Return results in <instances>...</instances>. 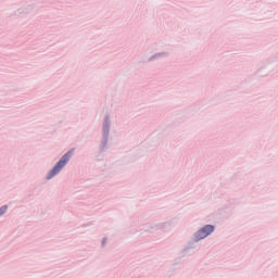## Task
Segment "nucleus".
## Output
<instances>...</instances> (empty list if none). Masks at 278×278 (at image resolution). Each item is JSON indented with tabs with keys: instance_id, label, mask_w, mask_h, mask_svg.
Wrapping results in <instances>:
<instances>
[{
	"instance_id": "f257e3e1",
	"label": "nucleus",
	"mask_w": 278,
	"mask_h": 278,
	"mask_svg": "<svg viewBox=\"0 0 278 278\" xmlns=\"http://www.w3.org/2000/svg\"><path fill=\"white\" fill-rule=\"evenodd\" d=\"M71 160V152H67L65 155L62 156V159L56 163V166H54L52 168V170L50 172V174L48 175L47 179H53V177H55V175H58V173H60V170H62V167L65 164H68V161Z\"/></svg>"
},
{
	"instance_id": "f03ea898",
	"label": "nucleus",
	"mask_w": 278,
	"mask_h": 278,
	"mask_svg": "<svg viewBox=\"0 0 278 278\" xmlns=\"http://www.w3.org/2000/svg\"><path fill=\"white\" fill-rule=\"evenodd\" d=\"M211 233H214V226L213 225H206L204 228H202L199 232H198V240H203L205 238H207V236H210Z\"/></svg>"
},
{
	"instance_id": "7ed1b4c3",
	"label": "nucleus",
	"mask_w": 278,
	"mask_h": 278,
	"mask_svg": "<svg viewBox=\"0 0 278 278\" xmlns=\"http://www.w3.org/2000/svg\"><path fill=\"white\" fill-rule=\"evenodd\" d=\"M5 212H8V205L0 207V216H3Z\"/></svg>"
}]
</instances>
